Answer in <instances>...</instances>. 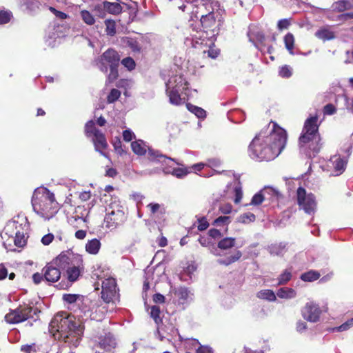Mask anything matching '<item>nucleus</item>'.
I'll return each instance as SVG.
<instances>
[{
    "label": "nucleus",
    "mask_w": 353,
    "mask_h": 353,
    "mask_svg": "<svg viewBox=\"0 0 353 353\" xmlns=\"http://www.w3.org/2000/svg\"><path fill=\"white\" fill-rule=\"evenodd\" d=\"M287 139L286 131L271 122L253 139L248 148L249 155L259 161L273 160L285 148Z\"/></svg>",
    "instance_id": "1"
},
{
    "label": "nucleus",
    "mask_w": 353,
    "mask_h": 353,
    "mask_svg": "<svg viewBox=\"0 0 353 353\" xmlns=\"http://www.w3.org/2000/svg\"><path fill=\"white\" fill-rule=\"evenodd\" d=\"M49 332L54 339L70 347H77L83 332V326L76 318L65 312H58L49 324Z\"/></svg>",
    "instance_id": "2"
},
{
    "label": "nucleus",
    "mask_w": 353,
    "mask_h": 353,
    "mask_svg": "<svg viewBox=\"0 0 353 353\" xmlns=\"http://www.w3.org/2000/svg\"><path fill=\"white\" fill-rule=\"evenodd\" d=\"M318 130L316 115L311 116L305 120L299 137V148L301 152L309 158L315 157L321 148V137Z\"/></svg>",
    "instance_id": "3"
},
{
    "label": "nucleus",
    "mask_w": 353,
    "mask_h": 353,
    "mask_svg": "<svg viewBox=\"0 0 353 353\" xmlns=\"http://www.w3.org/2000/svg\"><path fill=\"white\" fill-rule=\"evenodd\" d=\"M32 205L34 212L44 220L50 219L59 210L54 194L46 188H38L34 191Z\"/></svg>",
    "instance_id": "4"
},
{
    "label": "nucleus",
    "mask_w": 353,
    "mask_h": 353,
    "mask_svg": "<svg viewBox=\"0 0 353 353\" xmlns=\"http://www.w3.org/2000/svg\"><path fill=\"white\" fill-rule=\"evenodd\" d=\"M200 21L203 30L196 31L195 34L192 35V46L199 47V44H203L206 38L216 37L222 24V18L220 12H219L215 14L207 15L200 18Z\"/></svg>",
    "instance_id": "5"
},
{
    "label": "nucleus",
    "mask_w": 353,
    "mask_h": 353,
    "mask_svg": "<svg viewBox=\"0 0 353 353\" xmlns=\"http://www.w3.org/2000/svg\"><path fill=\"white\" fill-rule=\"evenodd\" d=\"M165 87L166 94L172 105L184 103L190 96L188 83L181 74L171 76L165 82Z\"/></svg>",
    "instance_id": "6"
},
{
    "label": "nucleus",
    "mask_w": 353,
    "mask_h": 353,
    "mask_svg": "<svg viewBox=\"0 0 353 353\" xmlns=\"http://www.w3.org/2000/svg\"><path fill=\"white\" fill-rule=\"evenodd\" d=\"M236 243V239L232 237H225L219 241L217 248H213L210 252L219 258L217 263L223 265H229L237 261L242 256V253L239 250L227 252L228 250L232 248Z\"/></svg>",
    "instance_id": "7"
},
{
    "label": "nucleus",
    "mask_w": 353,
    "mask_h": 353,
    "mask_svg": "<svg viewBox=\"0 0 353 353\" xmlns=\"http://www.w3.org/2000/svg\"><path fill=\"white\" fill-rule=\"evenodd\" d=\"M1 238L3 240V245L7 250H12V242L19 248L25 245L26 238L22 223H19L16 220L9 221L1 233Z\"/></svg>",
    "instance_id": "8"
},
{
    "label": "nucleus",
    "mask_w": 353,
    "mask_h": 353,
    "mask_svg": "<svg viewBox=\"0 0 353 353\" xmlns=\"http://www.w3.org/2000/svg\"><path fill=\"white\" fill-rule=\"evenodd\" d=\"M125 219L123 208L117 201L112 202L106 209L104 226L110 230H113L121 225Z\"/></svg>",
    "instance_id": "9"
},
{
    "label": "nucleus",
    "mask_w": 353,
    "mask_h": 353,
    "mask_svg": "<svg viewBox=\"0 0 353 353\" xmlns=\"http://www.w3.org/2000/svg\"><path fill=\"white\" fill-rule=\"evenodd\" d=\"M131 148L132 151L137 155H144L148 151V158L152 161H159L162 163H166L167 161H175L174 159L167 157L159 151L150 148L145 142L140 139L132 141Z\"/></svg>",
    "instance_id": "10"
},
{
    "label": "nucleus",
    "mask_w": 353,
    "mask_h": 353,
    "mask_svg": "<svg viewBox=\"0 0 353 353\" xmlns=\"http://www.w3.org/2000/svg\"><path fill=\"white\" fill-rule=\"evenodd\" d=\"M192 3L196 9L192 12L197 19L220 12L219 3L212 0H192Z\"/></svg>",
    "instance_id": "11"
},
{
    "label": "nucleus",
    "mask_w": 353,
    "mask_h": 353,
    "mask_svg": "<svg viewBox=\"0 0 353 353\" xmlns=\"http://www.w3.org/2000/svg\"><path fill=\"white\" fill-rule=\"evenodd\" d=\"M296 197L301 209L306 214H314L316 210V201L314 194H307L304 188L300 187L296 191Z\"/></svg>",
    "instance_id": "12"
},
{
    "label": "nucleus",
    "mask_w": 353,
    "mask_h": 353,
    "mask_svg": "<svg viewBox=\"0 0 353 353\" xmlns=\"http://www.w3.org/2000/svg\"><path fill=\"white\" fill-rule=\"evenodd\" d=\"M119 61V54L112 49H108L100 57L97 65L101 71L107 72L109 67L117 66Z\"/></svg>",
    "instance_id": "13"
},
{
    "label": "nucleus",
    "mask_w": 353,
    "mask_h": 353,
    "mask_svg": "<svg viewBox=\"0 0 353 353\" xmlns=\"http://www.w3.org/2000/svg\"><path fill=\"white\" fill-rule=\"evenodd\" d=\"M32 310V308L30 306L21 305L7 314L5 316V319L9 323H19L31 316Z\"/></svg>",
    "instance_id": "14"
},
{
    "label": "nucleus",
    "mask_w": 353,
    "mask_h": 353,
    "mask_svg": "<svg viewBox=\"0 0 353 353\" xmlns=\"http://www.w3.org/2000/svg\"><path fill=\"white\" fill-rule=\"evenodd\" d=\"M321 313L319 305L313 301L306 303L301 310L303 318L311 323L319 322Z\"/></svg>",
    "instance_id": "15"
},
{
    "label": "nucleus",
    "mask_w": 353,
    "mask_h": 353,
    "mask_svg": "<svg viewBox=\"0 0 353 353\" xmlns=\"http://www.w3.org/2000/svg\"><path fill=\"white\" fill-rule=\"evenodd\" d=\"M117 296L116 281L113 278H107L102 281L101 298L105 303L113 301Z\"/></svg>",
    "instance_id": "16"
},
{
    "label": "nucleus",
    "mask_w": 353,
    "mask_h": 353,
    "mask_svg": "<svg viewBox=\"0 0 353 353\" xmlns=\"http://www.w3.org/2000/svg\"><path fill=\"white\" fill-rule=\"evenodd\" d=\"M216 37L214 38H206L205 41H203V43L199 45V47L193 46L194 48L202 50L203 57H208L211 59H216L219 54V50L214 46V41Z\"/></svg>",
    "instance_id": "17"
},
{
    "label": "nucleus",
    "mask_w": 353,
    "mask_h": 353,
    "mask_svg": "<svg viewBox=\"0 0 353 353\" xmlns=\"http://www.w3.org/2000/svg\"><path fill=\"white\" fill-rule=\"evenodd\" d=\"M43 272L45 279L48 282H57L61 277L60 269L52 263H50L44 267Z\"/></svg>",
    "instance_id": "18"
},
{
    "label": "nucleus",
    "mask_w": 353,
    "mask_h": 353,
    "mask_svg": "<svg viewBox=\"0 0 353 353\" xmlns=\"http://www.w3.org/2000/svg\"><path fill=\"white\" fill-rule=\"evenodd\" d=\"M173 292L176 298V302L179 305L189 303L193 299V294L186 288L179 287L174 289Z\"/></svg>",
    "instance_id": "19"
},
{
    "label": "nucleus",
    "mask_w": 353,
    "mask_h": 353,
    "mask_svg": "<svg viewBox=\"0 0 353 353\" xmlns=\"http://www.w3.org/2000/svg\"><path fill=\"white\" fill-rule=\"evenodd\" d=\"M161 273H163V270L160 265H157L153 271H152V269L148 268L145 272V280L143 284V290H147L149 289L151 281L158 282L159 276Z\"/></svg>",
    "instance_id": "20"
},
{
    "label": "nucleus",
    "mask_w": 353,
    "mask_h": 353,
    "mask_svg": "<svg viewBox=\"0 0 353 353\" xmlns=\"http://www.w3.org/2000/svg\"><path fill=\"white\" fill-rule=\"evenodd\" d=\"M92 142L94 145L95 150L100 152L103 156L105 154L103 152L108 147V143L105 137L100 130H95V134L92 137Z\"/></svg>",
    "instance_id": "21"
},
{
    "label": "nucleus",
    "mask_w": 353,
    "mask_h": 353,
    "mask_svg": "<svg viewBox=\"0 0 353 353\" xmlns=\"http://www.w3.org/2000/svg\"><path fill=\"white\" fill-rule=\"evenodd\" d=\"M329 163L332 164L331 166L334 170L335 175H339L344 172L347 164V160L341 158L340 156L335 155L331 157ZM328 165L330 166V165Z\"/></svg>",
    "instance_id": "22"
},
{
    "label": "nucleus",
    "mask_w": 353,
    "mask_h": 353,
    "mask_svg": "<svg viewBox=\"0 0 353 353\" xmlns=\"http://www.w3.org/2000/svg\"><path fill=\"white\" fill-rule=\"evenodd\" d=\"M265 199L270 203L279 201L282 197L281 192L276 188L271 186H266L262 189Z\"/></svg>",
    "instance_id": "23"
},
{
    "label": "nucleus",
    "mask_w": 353,
    "mask_h": 353,
    "mask_svg": "<svg viewBox=\"0 0 353 353\" xmlns=\"http://www.w3.org/2000/svg\"><path fill=\"white\" fill-rule=\"evenodd\" d=\"M106 312L107 309L105 305H99L97 303H92V310L89 316L92 319L101 321Z\"/></svg>",
    "instance_id": "24"
},
{
    "label": "nucleus",
    "mask_w": 353,
    "mask_h": 353,
    "mask_svg": "<svg viewBox=\"0 0 353 353\" xmlns=\"http://www.w3.org/2000/svg\"><path fill=\"white\" fill-rule=\"evenodd\" d=\"M116 341L111 334H107L105 336L101 339L98 346L103 349L106 352L111 351L115 347Z\"/></svg>",
    "instance_id": "25"
},
{
    "label": "nucleus",
    "mask_w": 353,
    "mask_h": 353,
    "mask_svg": "<svg viewBox=\"0 0 353 353\" xmlns=\"http://www.w3.org/2000/svg\"><path fill=\"white\" fill-rule=\"evenodd\" d=\"M315 36L323 41L332 40L335 38V34L330 27H323L315 32Z\"/></svg>",
    "instance_id": "26"
},
{
    "label": "nucleus",
    "mask_w": 353,
    "mask_h": 353,
    "mask_svg": "<svg viewBox=\"0 0 353 353\" xmlns=\"http://www.w3.org/2000/svg\"><path fill=\"white\" fill-rule=\"evenodd\" d=\"M121 44L125 47H128L134 52H139L141 46L137 40L130 37H123L121 39Z\"/></svg>",
    "instance_id": "27"
},
{
    "label": "nucleus",
    "mask_w": 353,
    "mask_h": 353,
    "mask_svg": "<svg viewBox=\"0 0 353 353\" xmlns=\"http://www.w3.org/2000/svg\"><path fill=\"white\" fill-rule=\"evenodd\" d=\"M70 259V257L64 253L59 254L54 260L51 263H54V265L60 269V271L63 270L68 268Z\"/></svg>",
    "instance_id": "28"
},
{
    "label": "nucleus",
    "mask_w": 353,
    "mask_h": 353,
    "mask_svg": "<svg viewBox=\"0 0 353 353\" xmlns=\"http://www.w3.org/2000/svg\"><path fill=\"white\" fill-rule=\"evenodd\" d=\"M353 8V1L341 0L334 2L332 6V9L335 12H343Z\"/></svg>",
    "instance_id": "29"
},
{
    "label": "nucleus",
    "mask_w": 353,
    "mask_h": 353,
    "mask_svg": "<svg viewBox=\"0 0 353 353\" xmlns=\"http://www.w3.org/2000/svg\"><path fill=\"white\" fill-rule=\"evenodd\" d=\"M282 299H292L296 296V292L290 288H281L276 292V295Z\"/></svg>",
    "instance_id": "30"
},
{
    "label": "nucleus",
    "mask_w": 353,
    "mask_h": 353,
    "mask_svg": "<svg viewBox=\"0 0 353 353\" xmlns=\"http://www.w3.org/2000/svg\"><path fill=\"white\" fill-rule=\"evenodd\" d=\"M101 248V242L97 239L89 240L85 244V250L91 254H97Z\"/></svg>",
    "instance_id": "31"
},
{
    "label": "nucleus",
    "mask_w": 353,
    "mask_h": 353,
    "mask_svg": "<svg viewBox=\"0 0 353 353\" xmlns=\"http://www.w3.org/2000/svg\"><path fill=\"white\" fill-rule=\"evenodd\" d=\"M256 297L270 302H273L276 300V296L275 293L272 290L269 289L261 290L259 291L256 293Z\"/></svg>",
    "instance_id": "32"
},
{
    "label": "nucleus",
    "mask_w": 353,
    "mask_h": 353,
    "mask_svg": "<svg viewBox=\"0 0 353 353\" xmlns=\"http://www.w3.org/2000/svg\"><path fill=\"white\" fill-rule=\"evenodd\" d=\"M269 252L272 255L279 256L283 254L286 251V244L284 243H274L269 246Z\"/></svg>",
    "instance_id": "33"
},
{
    "label": "nucleus",
    "mask_w": 353,
    "mask_h": 353,
    "mask_svg": "<svg viewBox=\"0 0 353 353\" xmlns=\"http://www.w3.org/2000/svg\"><path fill=\"white\" fill-rule=\"evenodd\" d=\"M89 214V210L85 206H78L74 211L75 220L81 219L83 222H86V219Z\"/></svg>",
    "instance_id": "34"
},
{
    "label": "nucleus",
    "mask_w": 353,
    "mask_h": 353,
    "mask_svg": "<svg viewBox=\"0 0 353 353\" xmlns=\"http://www.w3.org/2000/svg\"><path fill=\"white\" fill-rule=\"evenodd\" d=\"M232 192L234 194V202L239 203L242 199V187L239 181H235L232 185Z\"/></svg>",
    "instance_id": "35"
},
{
    "label": "nucleus",
    "mask_w": 353,
    "mask_h": 353,
    "mask_svg": "<svg viewBox=\"0 0 353 353\" xmlns=\"http://www.w3.org/2000/svg\"><path fill=\"white\" fill-rule=\"evenodd\" d=\"M80 16L83 21L88 26L94 25L96 21L94 14L88 10H82Z\"/></svg>",
    "instance_id": "36"
},
{
    "label": "nucleus",
    "mask_w": 353,
    "mask_h": 353,
    "mask_svg": "<svg viewBox=\"0 0 353 353\" xmlns=\"http://www.w3.org/2000/svg\"><path fill=\"white\" fill-rule=\"evenodd\" d=\"M284 43L286 49L290 54H294V37L292 33H288L284 37Z\"/></svg>",
    "instance_id": "37"
},
{
    "label": "nucleus",
    "mask_w": 353,
    "mask_h": 353,
    "mask_svg": "<svg viewBox=\"0 0 353 353\" xmlns=\"http://www.w3.org/2000/svg\"><path fill=\"white\" fill-rule=\"evenodd\" d=\"M80 275V270L78 267L72 266L67 268L68 279L70 282L77 280Z\"/></svg>",
    "instance_id": "38"
},
{
    "label": "nucleus",
    "mask_w": 353,
    "mask_h": 353,
    "mask_svg": "<svg viewBox=\"0 0 353 353\" xmlns=\"http://www.w3.org/2000/svg\"><path fill=\"white\" fill-rule=\"evenodd\" d=\"M320 276V274L316 271H309L303 273L301 276V280L307 282H312L317 280Z\"/></svg>",
    "instance_id": "39"
},
{
    "label": "nucleus",
    "mask_w": 353,
    "mask_h": 353,
    "mask_svg": "<svg viewBox=\"0 0 353 353\" xmlns=\"http://www.w3.org/2000/svg\"><path fill=\"white\" fill-rule=\"evenodd\" d=\"M188 110L192 113H194L198 118L203 119L206 116L205 111L201 108L195 106L194 105L188 103L186 105Z\"/></svg>",
    "instance_id": "40"
},
{
    "label": "nucleus",
    "mask_w": 353,
    "mask_h": 353,
    "mask_svg": "<svg viewBox=\"0 0 353 353\" xmlns=\"http://www.w3.org/2000/svg\"><path fill=\"white\" fill-rule=\"evenodd\" d=\"M256 216L253 213L251 212H246L241 214L238 219L237 221L239 223H244V224H248L252 222H254L255 221Z\"/></svg>",
    "instance_id": "41"
},
{
    "label": "nucleus",
    "mask_w": 353,
    "mask_h": 353,
    "mask_svg": "<svg viewBox=\"0 0 353 353\" xmlns=\"http://www.w3.org/2000/svg\"><path fill=\"white\" fill-rule=\"evenodd\" d=\"M105 32L109 36H114L116 34V23L111 19L105 21Z\"/></svg>",
    "instance_id": "42"
},
{
    "label": "nucleus",
    "mask_w": 353,
    "mask_h": 353,
    "mask_svg": "<svg viewBox=\"0 0 353 353\" xmlns=\"http://www.w3.org/2000/svg\"><path fill=\"white\" fill-rule=\"evenodd\" d=\"M265 201L264 194L263 193L262 190L256 193L252 198L250 203L249 205H259L262 203L263 201Z\"/></svg>",
    "instance_id": "43"
},
{
    "label": "nucleus",
    "mask_w": 353,
    "mask_h": 353,
    "mask_svg": "<svg viewBox=\"0 0 353 353\" xmlns=\"http://www.w3.org/2000/svg\"><path fill=\"white\" fill-rule=\"evenodd\" d=\"M292 278V273L290 270H285L281 274L278 278V285H282L286 284Z\"/></svg>",
    "instance_id": "44"
},
{
    "label": "nucleus",
    "mask_w": 353,
    "mask_h": 353,
    "mask_svg": "<svg viewBox=\"0 0 353 353\" xmlns=\"http://www.w3.org/2000/svg\"><path fill=\"white\" fill-rule=\"evenodd\" d=\"M248 36L250 41H253L254 39L257 41L262 42L264 40V35L263 33L260 32H255L252 28H250L249 31L248 32Z\"/></svg>",
    "instance_id": "45"
},
{
    "label": "nucleus",
    "mask_w": 353,
    "mask_h": 353,
    "mask_svg": "<svg viewBox=\"0 0 353 353\" xmlns=\"http://www.w3.org/2000/svg\"><path fill=\"white\" fill-rule=\"evenodd\" d=\"M105 8L112 14H119L121 11V7L117 3L105 2Z\"/></svg>",
    "instance_id": "46"
},
{
    "label": "nucleus",
    "mask_w": 353,
    "mask_h": 353,
    "mask_svg": "<svg viewBox=\"0 0 353 353\" xmlns=\"http://www.w3.org/2000/svg\"><path fill=\"white\" fill-rule=\"evenodd\" d=\"M150 316L154 320L155 323L158 324L161 321L160 318L161 310L159 306L153 305L151 307Z\"/></svg>",
    "instance_id": "47"
},
{
    "label": "nucleus",
    "mask_w": 353,
    "mask_h": 353,
    "mask_svg": "<svg viewBox=\"0 0 353 353\" xmlns=\"http://www.w3.org/2000/svg\"><path fill=\"white\" fill-rule=\"evenodd\" d=\"M95 130H99L94 126L93 121L90 120L88 121L85 126V132L87 137L93 136L95 134Z\"/></svg>",
    "instance_id": "48"
},
{
    "label": "nucleus",
    "mask_w": 353,
    "mask_h": 353,
    "mask_svg": "<svg viewBox=\"0 0 353 353\" xmlns=\"http://www.w3.org/2000/svg\"><path fill=\"white\" fill-rule=\"evenodd\" d=\"M352 326H353V318L347 320L346 322H345L340 326L334 328V330H336L338 332H344V331L348 330Z\"/></svg>",
    "instance_id": "49"
},
{
    "label": "nucleus",
    "mask_w": 353,
    "mask_h": 353,
    "mask_svg": "<svg viewBox=\"0 0 353 353\" xmlns=\"http://www.w3.org/2000/svg\"><path fill=\"white\" fill-rule=\"evenodd\" d=\"M12 17L10 11H0V24L8 23Z\"/></svg>",
    "instance_id": "50"
},
{
    "label": "nucleus",
    "mask_w": 353,
    "mask_h": 353,
    "mask_svg": "<svg viewBox=\"0 0 353 353\" xmlns=\"http://www.w3.org/2000/svg\"><path fill=\"white\" fill-rule=\"evenodd\" d=\"M192 345H199V347L196 349V353H213L210 347L201 345L197 340H192Z\"/></svg>",
    "instance_id": "51"
},
{
    "label": "nucleus",
    "mask_w": 353,
    "mask_h": 353,
    "mask_svg": "<svg viewBox=\"0 0 353 353\" xmlns=\"http://www.w3.org/2000/svg\"><path fill=\"white\" fill-rule=\"evenodd\" d=\"M292 68L287 65L282 66L279 70V75L283 78H288L292 76Z\"/></svg>",
    "instance_id": "52"
},
{
    "label": "nucleus",
    "mask_w": 353,
    "mask_h": 353,
    "mask_svg": "<svg viewBox=\"0 0 353 353\" xmlns=\"http://www.w3.org/2000/svg\"><path fill=\"white\" fill-rule=\"evenodd\" d=\"M122 65H123L128 70H132L135 68V62L131 57H126L121 61Z\"/></svg>",
    "instance_id": "53"
},
{
    "label": "nucleus",
    "mask_w": 353,
    "mask_h": 353,
    "mask_svg": "<svg viewBox=\"0 0 353 353\" xmlns=\"http://www.w3.org/2000/svg\"><path fill=\"white\" fill-rule=\"evenodd\" d=\"M221 161L219 159H208L206 163L207 166L212 168L214 172H216L214 168H219L221 165ZM216 172L220 173V172H219V171H216Z\"/></svg>",
    "instance_id": "54"
},
{
    "label": "nucleus",
    "mask_w": 353,
    "mask_h": 353,
    "mask_svg": "<svg viewBox=\"0 0 353 353\" xmlns=\"http://www.w3.org/2000/svg\"><path fill=\"white\" fill-rule=\"evenodd\" d=\"M21 351L24 353H36L37 351V347L35 343L23 345L21 347Z\"/></svg>",
    "instance_id": "55"
},
{
    "label": "nucleus",
    "mask_w": 353,
    "mask_h": 353,
    "mask_svg": "<svg viewBox=\"0 0 353 353\" xmlns=\"http://www.w3.org/2000/svg\"><path fill=\"white\" fill-rule=\"evenodd\" d=\"M121 95V92L117 89H112L108 96V103H113L117 101Z\"/></svg>",
    "instance_id": "56"
},
{
    "label": "nucleus",
    "mask_w": 353,
    "mask_h": 353,
    "mask_svg": "<svg viewBox=\"0 0 353 353\" xmlns=\"http://www.w3.org/2000/svg\"><path fill=\"white\" fill-rule=\"evenodd\" d=\"M230 223V217L227 216H221L214 220V225L216 226L228 225Z\"/></svg>",
    "instance_id": "57"
},
{
    "label": "nucleus",
    "mask_w": 353,
    "mask_h": 353,
    "mask_svg": "<svg viewBox=\"0 0 353 353\" xmlns=\"http://www.w3.org/2000/svg\"><path fill=\"white\" fill-rule=\"evenodd\" d=\"M109 68H110V74H108V79L106 81V83H112L118 77V72L117 70V66L109 67Z\"/></svg>",
    "instance_id": "58"
},
{
    "label": "nucleus",
    "mask_w": 353,
    "mask_h": 353,
    "mask_svg": "<svg viewBox=\"0 0 353 353\" xmlns=\"http://www.w3.org/2000/svg\"><path fill=\"white\" fill-rule=\"evenodd\" d=\"M172 174L177 178H183L188 174V171L184 168H174Z\"/></svg>",
    "instance_id": "59"
},
{
    "label": "nucleus",
    "mask_w": 353,
    "mask_h": 353,
    "mask_svg": "<svg viewBox=\"0 0 353 353\" xmlns=\"http://www.w3.org/2000/svg\"><path fill=\"white\" fill-rule=\"evenodd\" d=\"M170 1H172V6L177 7L179 10L182 11H185V8H188V6H192L191 5L185 4L184 2L182 0H169Z\"/></svg>",
    "instance_id": "60"
},
{
    "label": "nucleus",
    "mask_w": 353,
    "mask_h": 353,
    "mask_svg": "<svg viewBox=\"0 0 353 353\" xmlns=\"http://www.w3.org/2000/svg\"><path fill=\"white\" fill-rule=\"evenodd\" d=\"M290 20L288 19H281L278 21L277 28L279 30L288 29L290 26Z\"/></svg>",
    "instance_id": "61"
},
{
    "label": "nucleus",
    "mask_w": 353,
    "mask_h": 353,
    "mask_svg": "<svg viewBox=\"0 0 353 353\" xmlns=\"http://www.w3.org/2000/svg\"><path fill=\"white\" fill-rule=\"evenodd\" d=\"M198 223H199V225H198L197 228H198V230L200 231L206 230L209 226V223L205 217L199 218Z\"/></svg>",
    "instance_id": "62"
},
{
    "label": "nucleus",
    "mask_w": 353,
    "mask_h": 353,
    "mask_svg": "<svg viewBox=\"0 0 353 353\" xmlns=\"http://www.w3.org/2000/svg\"><path fill=\"white\" fill-rule=\"evenodd\" d=\"M79 296L77 294H64L63 296V299L64 301L68 303H75L79 299Z\"/></svg>",
    "instance_id": "63"
},
{
    "label": "nucleus",
    "mask_w": 353,
    "mask_h": 353,
    "mask_svg": "<svg viewBox=\"0 0 353 353\" xmlns=\"http://www.w3.org/2000/svg\"><path fill=\"white\" fill-rule=\"evenodd\" d=\"M307 328V323L303 321H298L296 323V330L298 332L302 333Z\"/></svg>",
    "instance_id": "64"
}]
</instances>
